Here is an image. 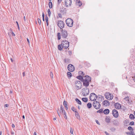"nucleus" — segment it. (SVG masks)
I'll list each match as a JSON object with an SVG mask.
<instances>
[{
  "label": "nucleus",
  "instance_id": "f257e3e1",
  "mask_svg": "<svg viewBox=\"0 0 135 135\" xmlns=\"http://www.w3.org/2000/svg\"><path fill=\"white\" fill-rule=\"evenodd\" d=\"M66 22L67 25L70 27L73 26V21L72 19L70 18H68L66 21Z\"/></svg>",
  "mask_w": 135,
  "mask_h": 135
},
{
  "label": "nucleus",
  "instance_id": "f03ea898",
  "mask_svg": "<svg viewBox=\"0 0 135 135\" xmlns=\"http://www.w3.org/2000/svg\"><path fill=\"white\" fill-rule=\"evenodd\" d=\"M61 45L63 46V48L67 49L69 46V42L67 41H63L61 42Z\"/></svg>",
  "mask_w": 135,
  "mask_h": 135
},
{
  "label": "nucleus",
  "instance_id": "7ed1b4c3",
  "mask_svg": "<svg viewBox=\"0 0 135 135\" xmlns=\"http://www.w3.org/2000/svg\"><path fill=\"white\" fill-rule=\"evenodd\" d=\"M90 100L91 101H96V100L98 99V96L94 93H91L89 97Z\"/></svg>",
  "mask_w": 135,
  "mask_h": 135
},
{
  "label": "nucleus",
  "instance_id": "20e7f679",
  "mask_svg": "<svg viewBox=\"0 0 135 135\" xmlns=\"http://www.w3.org/2000/svg\"><path fill=\"white\" fill-rule=\"evenodd\" d=\"M89 93V89L86 87L82 89V94L84 96L87 95Z\"/></svg>",
  "mask_w": 135,
  "mask_h": 135
},
{
  "label": "nucleus",
  "instance_id": "39448f33",
  "mask_svg": "<svg viewBox=\"0 0 135 135\" xmlns=\"http://www.w3.org/2000/svg\"><path fill=\"white\" fill-rule=\"evenodd\" d=\"M93 105L94 107L96 109H99L100 107V103L97 101H94L93 102Z\"/></svg>",
  "mask_w": 135,
  "mask_h": 135
},
{
  "label": "nucleus",
  "instance_id": "423d86ee",
  "mask_svg": "<svg viewBox=\"0 0 135 135\" xmlns=\"http://www.w3.org/2000/svg\"><path fill=\"white\" fill-rule=\"evenodd\" d=\"M75 86H76L77 90L80 89L82 86V83L80 81L77 80L75 82Z\"/></svg>",
  "mask_w": 135,
  "mask_h": 135
},
{
  "label": "nucleus",
  "instance_id": "0eeeda50",
  "mask_svg": "<svg viewBox=\"0 0 135 135\" xmlns=\"http://www.w3.org/2000/svg\"><path fill=\"white\" fill-rule=\"evenodd\" d=\"M57 25L60 28V31H63L62 28H64V22L61 21H59Z\"/></svg>",
  "mask_w": 135,
  "mask_h": 135
},
{
  "label": "nucleus",
  "instance_id": "6e6552de",
  "mask_svg": "<svg viewBox=\"0 0 135 135\" xmlns=\"http://www.w3.org/2000/svg\"><path fill=\"white\" fill-rule=\"evenodd\" d=\"M60 31L61 32V35L62 38H66L68 35V33L66 31L63 29V31L60 30Z\"/></svg>",
  "mask_w": 135,
  "mask_h": 135
},
{
  "label": "nucleus",
  "instance_id": "1a4fd4ad",
  "mask_svg": "<svg viewBox=\"0 0 135 135\" xmlns=\"http://www.w3.org/2000/svg\"><path fill=\"white\" fill-rule=\"evenodd\" d=\"M68 69L69 71L71 72L75 70L74 66L71 64H69L68 65Z\"/></svg>",
  "mask_w": 135,
  "mask_h": 135
},
{
  "label": "nucleus",
  "instance_id": "9d476101",
  "mask_svg": "<svg viewBox=\"0 0 135 135\" xmlns=\"http://www.w3.org/2000/svg\"><path fill=\"white\" fill-rule=\"evenodd\" d=\"M84 79H83V80L82 81L88 82L89 83L91 81V78L88 75L85 76L84 77Z\"/></svg>",
  "mask_w": 135,
  "mask_h": 135
},
{
  "label": "nucleus",
  "instance_id": "9b49d317",
  "mask_svg": "<svg viewBox=\"0 0 135 135\" xmlns=\"http://www.w3.org/2000/svg\"><path fill=\"white\" fill-rule=\"evenodd\" d=\"M64 3L66 7H68V5L71 6L72 3L71 0H65Z\"/></svg>",
  "mask_w": 135,
  "mask_h": 135
},
{
  "label": "nucleus",
  "instance_id": "f8f14e48",
  "mask_svg": "<svg viewBox=\"0 0 135 135\" xmlns=\"http://www.w3.org/2000/svg\"><path fill=\"white\" fill-rule=\"evenodd\" d=\"M112 114L114 117L115 118H117L118 116V112L116 109H114L112 111Z\"/></svg>",
  "mask_w": 135,
  "mask_h": 135
},
{
  "label": "nucleus",
  "instance_id": "ddd939ff",
  "mask_svg": "<svg viewBox=\"0 0 135 135\" xmlns=\"http://www.w3.org/2000/svg\"><path fill=\"white\" fill-rule=\"evenodd\" d=\"M115 108L118 109H120L121 108V105L118 103H117L114 104Z\"/></svg>",
  "mask_w": 135,
  "mask_h": 135
},
{
  "label": "nucleus",
  "instance_id": "4468645a",
  "mask_svg": "<svg viewBox=\"0 0 135 135\" xmlns=\"http://www.w3.org/2000/svg\"><path fill=\"white\" fill-rule=\"evenodd\" d=\"M102 104L103 105L108 106L109 105V102L107 100H105L103 102Z\"/></svg>",
  "mask_w": 135,
  "mask_h": 135
},
{
  "label": "nucleus",
  "instance_id": "2eb2a0df",
  "mask_svg": "<svg viewBox=\"0 0 135 135\" xmlns=\"http://www.w3.org/2000/svg\"><path fill=\"white\" fill-rule=\"evenodd\" d=\"M104 99V97L101 95H98L97 100L98 102H101Z\"/></svg>",
  "mask_w": 135,
  "mask_h": 135
},
{
  "label": "nucleus",
  "instance_id": "dca6fc26",
  "mask_svg": "<svg viewBox=\"0 0 135 135\" xmlns=\"http://www.w3.org/2000/svg\"><path fill=\"white\" fill-rule=\"evenodd\" d=\"M109 95H111V94L109 93H106L105 94L106 98L108 100H110L111 98H109Z\"/></svg>",
  "mask_w": 135,
  "mask_h": 135
},
{
  "label": "nucleus",
  "instance_id": "f3484780",
  "mask_svg": "<svg viewBox=\"0 0 135 135\" xmlns=\"http://www.w3.org/2000/svg\"><path fill=\"white\" fill-rule=\"evenodd\" d=\"M113 124L115 126H118L119 125V123L118 121L115 120H114L113 121Z\"/></svg>",
  "mask_w": 135,
  "mask_h": 135
},
{
  "label": "nucleus",
  "instance_id": "a211bd4d",
  "mask_svg": "<svg viewBox=\"0 0 135 135\" xmlns=\"http://www.w3.org/2000/svg\"><path fill=\"white\" fill-rule=\"evenodd\" d=\"M82 4V2L80 1L79 0L78 1L76 2V6L78 7H80Z\"/></svg>",
  "mask_w": 135,
  "mask_h": 135
},
{
  "label": "nucleus",
  "instance_id": "6ab92c4d",
  "mask_svg": "<svg viewBox=\"0 0 135 135\" xmlns=\"http://www.w3.org/2000/svg\"><path fill=\"white\" fill-rule=\"evenodd\" d=\"M75 115L77 119H80V117L79 114L77 111H75Z\"/></svg>",
  "mask_w": 135,
  "mask_h": 135
},
{
  "label": "nucleus",
  "instance_id": "aec40b11",
  "mask_svg": "<svg viewBox=\"0 0 135 135\" xmlns=\"http://www.w3.org/2000/svg\"><path fill=\"white\" fill-rule=\"evenodd\" d=\"M83 82V85L84 86L87 87L89 85V83L88 82L82 81Z\"/></svg>",
  "mask_w": 135,
  "mask_h": 135
},
{
  "label": "nucleus",
  "instance_id": "412c9836",
  "mask_svg": "<svg viewBox=\"0 0 135 135\" xmlns=\"http://www.w3.org/2000/svg\"><path fill=\"white\" fill-rule=\"evenodd\" d=\"M109 113V110L108 109H106L104 110L103 111V113L104 114H107Z\"/></svg>",
  "mask_w": 135,
  "mask_h": 135
},
{
  "label": "nucleus",
  "instance_id": "4be33fe9",
  "mask_svg": "<svg viewBox=\"0 0 135 135\" xmlns=\"http://www.w3.org/2000/svg\"><path fill=\"white\" fill-rule=\"evenodd\" d=\"M58 48L59 50L61 51L62 50V49L63 48V46H62L61 44L58 45Z\"/></svg>",
  "mask_w": 135,
  "mask_h": 135
},
{
  "label": "nucleus",
  "instance_id": "5701e85b",
  "mask_svg": "<svg viewBox=\"0 0 135 135\" xmlns=\"http://www.w3.org/2000/svg\"><path fill=\"white\" fill-rule=\"evenodd\" d=\"M77 78L79 80H81L82 81L83 80V77L81 75H79L77 77Z\"/></svg>",
  "mask_w": 135,
  "mask_h": 135
},
{
  "label": "nucleus",
  "instance_id": "b1692460",
  "mask_svg": "<svg viewBox=\"0 0 135 135\" xmlns=\"http://www.w3.org/2000/svg\"><path fill=\"white\" fill-rule=\"evenodd\" d=\"M45 20L46 22V24L47 26L49 25V23L48 22V18L47 15H45Z\"/></svg>",
  "mask_w": 135,
  "mask_h": 135
},
{
  "label": "nucleus",
  "instance_id": "393cba45",
  "mask_svg": "<svg viewBox=\"0 0 135 135\" xmlns=\"http://www.w3.org/2000/svg\"><path fill=\"white\" fill-rule=\"evenodd\" d=\"M109 117H106L105 118V121L107 123H109L110 122V119L109 118Z\"/></svg>",
  "mask_w": 135,
  "mask_h": 135
},
{
  "label": "nucleus",
  "instance_id": "a878e982",
  "mask_svg": "<svg viewBox=\"0 0 135 135\" xmlns=\"http://www.w3.org/2000/svg\"><path fill=\"white\" fill-rule=\"evenodd\" d=\"M75 100L76 102L79 104L81 105V101L78 98L75 99Z\"/></svg>",
  "mask_w": 135,
  "mask_h": 135
},
{
  "label": "nucleus",
  "instance_id": "bb28decb",
  "mask_svg": "<svg viewBox=\"0 0 135 135\" xmlns=\"http://www.w3.org/2000/svg\"><path fill=\"white\" fill-rule=\"evenodd\" d=\"M52 3L50 1L49 3V6L50 8H52Z\"/></svg>",
  "mask_w": 135,
  "mask_h": 135
},
{
  "label": "nucleus",
  "instance_id": "cd10ccee",
  "mask_svg": "<svg viewBox=\"0 0 135 135\" xmlns=\"http://www.w3.org/2000/svg\"><path fill=\"white\" fill-rule=\"evenodd\" d=\"M57 36L58 38V39L60 40L61 38V36L60 35V33L59 32H58L57 33Z\"/></svg>",
  "mask_w": 135,
  "mask_h": 135
},
{
  "label": "nucleus",
  "instance_id": "c85d7f7f",
  "mask_svg": "<svg viewBox=\"0 0 135 135\" xmlns=\"http://www.w3.org/2000/svg\"><path fill=\"white\" fill-rule=\"evenodd\" d=\"M129 118L131 119H134L135 117L134 115L132 114H131L129 115Z\"/></svg>",
  "mask_w": 135,
  "mask_h": 135
},
{
  "label": "nucleus",
  "instance_id": "c756f323",
  "mask_svg": "<svg viewBox=\"0 0 135 135\" xmlns=\"http://www.w3.org/2000/svg\"><path fill=\"white\" fill-rule=\"evenodd\" d=\"M88 108H90L91 107V103H88L87 105Z\"/></svg>",
  "mask_w": 135,
  "mask_h": 135
},
{
  "label": "nucleus",
  "instance_id": "7c9ffc66",
  "mask_svg": "<svg viewBox=\"0 0 135 135\" xmlns=\"http://www.w3.org/2000/svg\"><path fill=\"white\" fill-rule=\"evenodd\" d=\"M82 100H83V101L85 102H86L88 101V99L87 98H82Z\"/></svg>",
  "mask_w": 135,
  "mask_h": 135
},
{
  "label": "nucleus",
  "instance_id": "2f4dec72",
  "mask_svg": "<svg viewBox=\"0 0 135 135\" xmlns=\"http://www.w3.org/2000/svg\"><path fill=\"white\" fill-rule=\"evenodd\" d=\"M67 75L70 78L72 76V75L71 73L69 72H68L67 73Z\"/></svg>",
  "mask_w": 135,
  "mask_h": 135
},
{
  "label": "nucleus",
  "instance_id": "473e14b6",
  "mask_svg": "<svg viewBox=\"0 0 135 135\" xmlns=\"http://www.w3.org/2000/svg\"><path fill=\"white\" fill-rule=\"evenodd\" d=\"M128 129L129 131H133L134 130L133 129L131 126L128 127Z\"/></svg>",
  "mask_w": 135,
  "mask_h": 135
},
{
  "label": "nucleus",
  "instance_id": "72a5a7b5",
  "mask_svg": "<svg viewBox=\"0 0 135 135\" xmlns=\"http://www.w3.org/2000/svg\"><path fill=\"white\" fill-rule=\"evenodd\" d=\"M47 12H48V13L49 16V17H50V16L51 14V11H50V9H48V10H47Z\"/></svg>",
  "mask_w": 135,
  "mask_h": 135
},
{
  "label": "nucleus",
  "instance_id": "f704fd0d",
  "mask_svg": "<svg viewBox=\"0 0 135 135\" xmlns=\"http://www.w3.org/2000/svg\"><path fill=\"white\" fill-rule=\"evenodd\" d=\"M103 110L102 109H100L99 110H98L97 112L98 113H103Z\"/></svg>",
  "mask_w": 135,
  "mask_h": 135
},
{
  "label": "nucleus",
  "instance_id": "c9c22d12",
  "mask_svg": "<svg viewBox=\"0 0 135 135\" xmlns=\"http://www.w3.org/2000/svg\"><path fill=\"white\" fill-rule=\"evenodd\" d=\"M78 73L79 74H81L83 75H84V73L81 71H79L78 72Z\"/></svg>",
  "mask_w": 135,
  "mask_h": 135
},
{
  "label": "nucleus",
  "instance_id": "e433bc0d",
  "mask_svg": "<svg viewBox=\"0 0 135 135\" xmlns=\"http://www.w3.org/2000/svg\"><path fill=\"white\" fill-rule=\"evenodd\" d=\"M71 110L74 112H75V111H76V109H75V108L74 107H72L71 108Z\"/></svg>",
  "mask_w": 135,
  "mask_h": 135
},
{
  "label": "nucleus",
  "instance_id": "4c0bfd02",
  "mask_svg": "<svg viewBox=\"0 0 135 135\" xmlns=\"http://www.w3.org/2000/svg\"><path fill=\"white\" fill-rule=\"evenodd\" d=\"M124 99L125 100H126L127 101H129V97H126L125 98H124Z\"/></svg>",
  "mask_w": 135,
  "mask_h": 135
},
{
  "label": "nucleus",
  "instance_id": "58836bf2",
  "mask_svg": "<svg viewBox=\"0 0 135 135\" xmlns=\"http://www.w3.org/2000/svg\"><path fill=\"white\" fill-rule=\"evenodd\" d=\"M73 129L72 128H71V127L70 128V132L71 133V134H73Z\"/></svg>",
  "mask_w": 135,
  "mask_h": 135
},
{
  "label": "nucleus",
  "instance_id": "ea45409f",
  "mask_svg": "<svg viewBox=\"0 0 135 135\" xmlns=\"http://www.w3.org/2000/svg\"><path fill=\"white\" fill-rule=\"evenodd\" d=\"M110 130L112 131V132H114L115 130V129L113 127L111 128Z\"/></svg>",
  "mask_w": 135,
  "mask_h": 135
},
{
  "label": "nucleus",
  "instance_id": "a19ab883",
  "mask_svg": "<svg viewBox=\"0 0 135 135\" xmlns=\"http://www.w3.org/2000/svg\"><path fill=\"white\" fill-rule=\"evenodd\" d=\"M61 112L62 113V114L63 115H64L65 114H66V112H65V110H62L61 111Z\"/></svg>",
  "mask_w": 135,
  "mask_h": 135
},
{
  "label": "nucleus",
  "instance_id": "79ce46f5",
  "mask_svg": "<svg viewBox=\"0 0 135 135\" xmlns=\"http://www.w3.org/2000/svg\"><path fill=\"white\" fill-rule=\"evenodd\" d=\"M69 60V59H64V61L65 63H66L68 62Z\"/></svg>",
  "mask_w": 135,
  "mask_h": 135
},
{
  "label": "nucleus",
  "instance_id": "37998d69",
  "mask_svg": "<svg viewBox=\"0 0 135 135\" xmlns=\"http://www.w3.org/2000/svg\"><path fill=\"white\" fill-rule=\"evenodd\" d=\"M129 135H135V134L133 131H131L130 132Z\"/></svg>",
  "mask_w": 135,
  "mask_h": 135
},
{
  "label": "nucleus",
  "instance_id": "c03bdc74",
  "mask_svg": "<svg viewBox=\"0 0 135 135\" xmlns=\"http://www.w3.org/2000/svg\"><path fill=\"white\" fill-rule=\"evenodd\" d=\"M64 105L65 107L66 106H67V105H66V102L64 100Z\"/></svg>",
  "mask_w": 135,
  "mask_h": 135
},
{
  "label": "nucleus",
  "instance_id": "a18cd8bd",
  "mask_svg": "<svg viewBox=\"0 0 135 135\" xmlns=\"http://www.w3.org/2000/svg\"><path fill=\"white\" fill-rule=\"evenodd\" d=\"M134 122L132 121L130 123L129 125L131 126H132L134 125Z\"/></svg>",
  "mask_w": 135,
  "mask_h": 135
},
{
  "label": "nucleus",
  "instance_id": "49530a36",
  "mask_svg": "<svg viewBox=\"0 0 135 135\" xmlns=\"http://www.w3.org/2000/svg\"><path fill=\"white\" fill-rule=\"evenodd\" d=\"M38 22L39 25H40L41 24V20L39 19H38Z\"/></svg>",
  "mask_w": 135,
  "mask_h": 135
},
{
  "label": "nucleus",
  "instance_id": "de8ad7c7",
  "mask_svg": "<svg viewBox=\"0 0 135 135\" xmlns=\"http://www.w3.org/2000/svg\"><path fill=\"white\" fill-rule=\"evenodd\" d=\"M50 76L52 78H53V75L52 72H50Z\"/></svg>",
  "mask_w": 135,
  "mask_h": 135
},
{
  "label": "nucleus",
  "instance_id": "09e8293b",
  "mask_svg": "<svg viewBox=\"0 0 135 135\" xmlns=\"http://www.w3.org/2000/svg\"><path fill=\"white\" fill-rule=\"evenodd\" d=\"M62 0H57V3L58 4H60V3L61 2Z\"/></svg>",
  "mask_w": 135,
  "mask_h": 135
},
{
  "label": "nucleus",
  "instance_id": "8fccbe9b",
  "mask_svg": "<svg viewBox=\"0 0 135 135\" xmlns=\"http://www.w3.org/2000/svg\"><path fill=\"white\" fill-rule=\"evenodd\" d=\"M69 54L70 55H72V53L71 51H68Z\"/></svg>",
  "mask_w": 135,
  "mask_h": 135
},
{
  "label": "nucleus",
  "instance_id": "3c124183",
  "mask_svg": "<svg viewBox=\"0 0 135 135\" xmlns=\"http://www.w3.org/2000/svg\"><path fill=\"white\" fill-rule=\"evenodd\" d=\"M58 16L60 18H61L62 17V16L61 13H59L58 14Z\"/></svg>",
  "mask_w": 135,
  "mask_h": 135
},
{
  "label": "nucleus",
  "instance_id": "603ef678",
  "mask_svg": "<svg viewBox=\"0 0 135 135\" xmlns=\"http://www.w3.org/2000/svg\"><path fill=\"white\" fill-rule=\"evenodd\" d=\"M9 105V104H6L4 105V107H8Z\"/></svg>",
  "mask_w": 135,
  "mask_h": 135
},
{
  "label": "nucleus",
  "instance_id": "864d4df0",
  "mask_svg": "<svg viewBox=\"0 0 135 135\" xmlns=\"http://www.w3.org/2000/svg\"><path fill=\"white\" fill-rule=\"evenodd\" d=\"M62 110H64V109L62 108V105H61L60 110L61 111Z\"/></svg>",
  "mask_w": 135,
  "mask_h": 135
},
{
  "label": "nucleus",
  "instance_id": "5fc2aeb1",
  "mask_svg": "<svg viewBox=\"0 0 135 135\" xmlns=\"http://www.w3.org/2000/svg\"><path fill=\"white\" fill-rule=\"evenodd\" d=\"M12 32H13L12 31V28H10L9 30V32L10 33H11Z\"/></svg>",
  "mask_w": 135,
  "mask_h": 135
},
{
  "label": "nucleus",
  "instance_id": "6e6d98bb",
  "mask_svg": "<svg viewBox=\"0 0 135 135\" xmlns=\"http://www.w3.org/2000/svg\"><path fill=\"white\" fill-rule=\"evenodd\" d=\"M96 122L99 125H100V123L98 121V120H96Z\"/></svg>",
  "mask_w": 135,
  "mask_h": 135
},
{
  "label": "nucleus",
  "instance_id": "4d7b16f0",
  "mask_svg": "<svg viewBox=\"0 0 135 135\" xmlns=\"http://www.w3.org/2000/svg\"><path fill=\"white\" fill-rule=\"evenodd\" d=\"M64 118L65 119H67V116L66 115V114H64Z\"/></svg>",
  "mask_w": 135,
  "mask_h": 135
},
{
  "label": "nucleus",
  "instance_id": "13d9d810",
  "mask_svg": "<svg viewBox=\"0 0 135 135\" xmlns=\"http://www.w3.org/2000/svg\"><path fill=\"white\" fill-rule=\"evenodd\" d=\"M11 33L12 35L13 36H15V34H14V33H13V32H12Z\"/></svg>",
  "mask_w": 135,
  "mask_h": 135
},
{
  "label": "nucleus",
  "instance_id": "bf43d9fd",
  "mask_svg": "<svg viewBox=\"0 0 135 135\" xmlns=\"http://www.w3.org/2000/svg\"><path fill=\"white\" fill-rule=\"evenodd\" d=\"M105 134L106 135H110L106 131H105Z\"/></svg>",
  "mask_w": 135,
  "mask_h": 135
},
{
  "label": "nucleus",
  "instance_id": "052dcab7",
  "mask_svg": "<svg viewBox=\"0 0 135 135\" xmlns=\"http://www.w3.org/2000/svg\"><path fill=\"white\" fill-rule=\"evenodd\" d=\"M27 41L28 42V44H30V41H29V40L28 39V38H27Z\"/></svg>",
  "mask_w": 135,
  "mask_h": 135
},
{
  "label": "nucleus",
  "instance_id": "680f3d73",
  "mask_svg": "<svg viewBox=\"0 0 135 135\" xmlns=\"http://www.w3.org/2000/svg\"><path fill=\"white\" fill-rule=\"evenodd\" d=\"M57 113H58V115H59L60 117V115H61V113H60V112H59H59H57Z\"/></svg>",
  "mask_w": 135,
  "mask_h": 135
},
{
  "label": "nucleus",
  "instance_id": "e2e57ef3",
  "mask_svg": "<svg viewBox=\"0 0 135 135\" xmlns=\"http://www.w3.org/2000/svg\"><path fill=\"white\" fill-rule=\"evenodd\" d=\"M110 97H109V98H111L110 99V100H112L113 98V97L112 96H111V95H109Z\"/></svg>",
  "mask_w": 135,
  "mask_h": 135
},
{
  "label": "nucleus",
  "instance_id": "0e129e2a",
  "mask_svg": "<svg viewBox=\"0 0 135 135\" xmlns=\"http://www.w3.org/2000/svg\"><path fill=\"white\" fill-rule=\"evenodd\" d=\"M42 18L44 17L45 14H44V13H42Z\"/></svg>",
  "mask_w": 135,
  "mask_h": 135
},
{
  "label": "nucleus",
  "instance_id": "69168bd1",
  "mask_svg": "<svg viewBox=\"0 0 135 135\" xmlns=\"http://www.w3.org/2000/svg\"><path fill=\"white\" fill-rule=\"evenodd\" d=\"M126 134L127 135H130V132H126Z\"/></svg>",
  "mask_w": 135,
  "mask_h": 135
},
{
  "label": "nucleus",
  "instance_id": "338daca9",
  "mask_svg": "<svg viewBox=\"0 0 135 135\" xmlns=\"http://www.w3.org/2000/svg\"><path fill=\"white\" fill-rule=\"evenodd\" d=\"M7 133L8 134V135H9V134L8 133V132H9V131L8 130H7Z\"/></svg>",
  "mask_w": 135,
  "mask_h": 135
},
{
  "label": "nucleus",
  "instance_id": "774afa93",
  "mask_svg": "<svg viewBox=\"0 0 135 135\" xmlns=\"http://www.w3.org/2000/svg\"><path fill=\"white\" fill-rule=\"evenodd\" d=\"M60 12L61 13H64V10H60Z\"/></svg>",
  "mask_w": 135,
  "mask_h": 135
}]
</instances>
